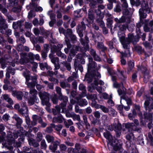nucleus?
I'll return each instance as SVG.
<instances>
[{"mask_svg": "<svg viewBox=\"0 0 153 153\" xmlns=\"http://www.w3.org/2000/svg\"><path fill=\"white\" fill-rule=\"evenodd\" d=\"M88 59L89 63L88 65V73L86 74L84 79L88 83H90L94 80V83L88 86V90L92 92L94 89L96 88L98 92H102L104 91V87L98 85H103L104 82L101 80H100L99 82L97 81V79L101 77L100 74L97 72L100 68V65H98V67L97 66L95 63L93 61L92 58L90 56H89Z\"/></svg>", "mask_w": 153, "mask_h": 153, "instance_id": "1", "label": "nucleus"}, {"mask_svg": "<svg viewBox=\"0 0 153 153\" xmlns=\"http://www.w3.org/2000/svg\"><path fill=\"white\" fill-rule=\"evenodd\" d=\"M20 130L17 131H14L13 133L9 132L8 134L7 137V141L5 140H2V137H0V143L1 142L2 144L6 148H9L10 146L14 143V140L15 139L18 138V136H20L21 137L20 140L19 139V142H16V143L15 146L17 147H19L20 146L21 142V141H23L24 140V138L23 137L24 135H27V132L24 131L22 130V131L19 132Z\"/></svg>", "mask_w": 153, "mask_h": 153, "instance_id": "2", "label": "nucleus"}, {"mask_svg": "<svg viewBox=\"0 0 153 153\" xmlns=\"http://www.w3.org/2000/svg\"><path fill=\"white\" fill-rule=\"evenodd\" d=\"M56 89L57 93L59 95V99L61 100H63V102L61 104L59 107L56 106L55 107V109L53 110V113L54 115H56L58 113L59 114L60 112L61 108L62 109V112H64V109L66 106V102L68 101L67 97L62 96L61 93V88L60 87H57Z\"/></svg>", "mask_w": 153, "mask_h": 153, "instance_id": "3", "label": "nucleus"}, {"mask_svg": "<svg viewBox=\"0 0 153 153\" xmlns=\"http://www.w3.org/2000/svg\"><path fill=\"white\" fill-rule=\"evenodd\" d=\"M103 135L104 137L108 140L109 143H108L107 144L108 149H109V146H112L114 151L120 149L122 145V143L120 140H116L114 143H112L111 140L112 137L109 132L106 131L104 133Z\"/></svg>", "mask_w": 153, "mask_h": 153, "instance_id": "4", "label": "nucleus"}, {"mask_svg": "<svg viewBox=\"0 0 153 153\" xmlns=\"http://www.w3.org/2000/svg\"><path fill=\"white\" fill-rule=\"evenodd\" d=\"M121 33L120 32H119L118 33L120 42L124 48L128 49L129 46V43L133 41L134 36L132 34H129L128 38L126 39L125 34L122 33L121 35Z\"/></svg>", "mask_w": 153, "mask_h": 153, "instance_id": "5", "label": "nucleus"}, {"mask_svg": "<svg viewBox=\"0 0 153 153\" xmlns=\"http://www.w3.org/2000/svg\"><path fill=\"white\" fill-rule=\"evenodd\" d=\"M136 2L141 4L142 8L139 11L140 17L142 18H146V14L144 12L149 13L152 11L151 9L148 7V5L143 0H136Z\"/></svg>", "mask_w": 153, "mask_h": 153, "instance_id": "6", "label": "nucleus"}, {"mask_svg": "<svg viewBox=\"0 0 153 153\" xmlns=\"http://www.w3.org/2000/svg\"><path fill=\"white\" fill-rule=\"evenodd\" d=\"M23 75L25 78L26 83L28 86L30 88H33L34 87L36 80V76H30L29 71L27 70L24 72Z\"/></svg>", "mask_w": 153, "mask_h": 153, "instance_id": "7", "label": "nucleus"}, {"mask_svg": "<svg viewBox=\"0 0 153 153\" xmlns=\"http://www.w3.org/2000/svg\"><path fill=\"white\" fill-rule=\"evenodd\" d=\"M39 97L42 100V103L43 105H46L49 107L50 104L49 103V95L45 92H40L39 93Z\"/></svg>", "mask_w": 153, "mask_h": 153, "instance_id": "8", "label": "nucleus"}, {"mask_svg": "<svg viewBox=\"0 0 153 153\" xmlns=\"http://www.w3.org/2000/svg\"><path fill=\"white\" fill-rule=\"evenodd\" d=\"M30 92L31 97L28 101L29 104L30 105H32L34 104V102H38L39 100L36 97V95L37 94L36 90L33 88H31Z\"/></svg>", "mask_w": 153, "mask_h": 153, "instance_id": "9", "label": "nucleus"}, {"mask_svg": "<svg viewBox=\"0 0 153 153\" xmlns=\"http://www.w3.org/2000/svg\"><path fill=\"white\" fill-rule=\"evenodd\" d=\"M121 128V125L118 123L117 124L115 123L114 126L112 125H109L106 127V129L108 130L112 131L114 129L118 136L120 135Z\"/></svg>", "mask_w": 153, "mask_h": 153, "instance_id": "10", "label": "nucleus"}, {"mask_svg": "<svg viewBox=\"0 0 153 153\" xmlns=\"http://www.w3.org/2000/svg\"><path fill=\"white\" fill-rule=\"evenodd\" d=\"M134 123H128L125 125L126 128L132 131L137 130V126L139 125V122L137 120L135 119L134 120Z\"/></svg>", "mask_w": 153, "mask_h": 153, "instance_id": "11", "label": "nucleus"}, {"mask_svg": "<svg viewBox=\"0 0 153 153\" xmlns=\"http://www.w3.org/2000/svg\"><path fill=\"white\" fill-rule=\"evenodd\" d=\"M40 32L38 29L35 28L33 29V32L35 35H38L39 33L43 35L44 34L47 37H50L52 39V33L51 32L48 31H47L45 32L44 30L43 29H40Z\"/></svg>", "mask_w": 153, "mask_h": 153, "instance_id": "12", "label": "nucleus"}, {"mask_svg": "<svg viewBox=\"0 0 153 153\" xmlns=\"http://www.w3.org/2000/svg\"><path fill=\"white\" fill-rule=\"evenodd\" d=\"M19 111L20 113L22 114L23 115H24L26 117L25 120L26 123L28 125V127H30L29 126L30 119L28 117V110L26 105H24L23 106H22V108L19 110Z\"/></svg>", "mask_w": 153, "mask_h": 153, "instance_id": "13", "label": "nucleus"}, {"mask_svg": "<svg viewBox=\"0 0 153 153\" xmlns=\"http://www.w3.org/2000/svg\"><path fill=\"white\" fill-rule=\"evenodd\" d=\"M65 41L66 43V44L68 47V48H65L64 49V51L66 53H67L68 52V50H71V53L73 55H74L75 54L76 51H79V48L78 46H76L75 47H74L72 49L74 50L75 49V51H74L73 50H72V49H71V45L69 43H68V41L67 40V39H65Z\"/></svg>", "mask_w": 153, "mask_h": 153, "instance_id": "14", "label": "nucleus"}, {"mask_svg": "<svg viewBox=\"0 0 153 153\" xmlns=\"http://www.w3.org/2000/svg\"><path fill=\"white\" fill-rule=\"evenodd\" d=\"M121 85L122 87V90L120 88H119L118 90L117 91L120 95H122V96H123L126 93V89L123 87V85L119 84L116 82H114L113 86L115 88H119L120 87Z\"/></svg>", "mask_w": 153, "mask_h": 153, "instance_id": "15", "label": "nucleus"}, {"mask_svg": "<svg viewBox=\"0 0 153 153\" xmlns=\"http://www.w3.org/2000/svg\"><path fill=\"white\" fill-rule=\"evenodd\" d=\"M85 26L83 22H82L81 25H79L77 28V31L80 37H82L83 36L82 33V30L85 29Z\"/></svg>", "mask_w": 153, "mask_h": 153, "instance_id": "16", "label": "nucleus"}, {"mask_svg": "<svg viewBox=\"0 0 153 153\" xmlns=\"http://www.w3.org/2000/svg\"><path fill=\"white\" fill-rule=\"evenodd\" d=\"M120 102H121L122 100H125L127 104L128 105V106L126 107L124 106V109L126 111H128L129 110L130 108V105H131V100L128 97L124 96H121Z\"/></svg>", "mask_w": 153, "mask_h": 153, "instance_id": "17", "label": "nucleus"}, {"mask_svg": "<svg viewBox=\"0 0 153 153\" xmlns=\"http://www.w3.org/2000/svg\"><path fill=\"white\" fill-rule=\"evenodd\" d=\"M48 14L50 16L51 21L49 22V25L51 27H52L55 23L56 20L55 19V15L53 13L52 10L49 11L48 12Z\"/></svg>", "mask_w": 153, "mask_h": 153, "instance_id": "18", "label": "nucleus"}, {"mask_svg": "<svg viewBox=\"0 0 153 153\" xmlns=\"http://www.w3.org/2000/svg\"><path fill=\"white\" fill-rule=\"evenodd\" d=\"M67 32L68 33V37H66L65 39H67L69 43V40L68 39V37H69L72 41H75L76 39V36L72 34L71 30L70 29H68L67 30Z\"/></svg>", "mask_w": 153, "mask_h": 153, "instance_id": "19", "label": "nucleus"}, {"mask_svg": "<svg viewBox=\"0 0 153 153\" xmlns=\"http://www.w3.org/2000/svg\"><path fill=\"white\" fill-rule=\"evenodd\" d=\"M30 6L32 8L35 10L37 12H41L43 10V9L42 7L40 6H37V4H35L34 2H32L30 5Z\"/></svg>", "mask_w": 153, "mask_h": 153, "instance_id": "20", "label": "nucleus"}, {"mask_svg": "<svg viewBox=\"0 0 153 153\" xmlns=\"http://www.w3.org/2000/svg\"><path fill=\"white\" fill-rule=\"evenodd\" d=\"M149 26L150 27L149 28L148 26L146 25H145L144 27V29L145 31L146 32H150L151 33L153 32V28L152 27V26L153 25V21H151L150 22L149 24Z\"/></svg>", "mask_w": 153, "mask_h": 153, "instance_id": "21", "label": "nucleus"}, {"mask_svg": "<svg viewBox=\"0 0 153 153\" xmlns=\"http://www.w3.org/2000/svg\"><path fill=\"white\" fill-rule=\"evenodd\" d=\"M13 118L15 119L16 121V126L18 128L20 127L22 123V120L17 115L15 114L13 116Z\"/></svg>", "mask_w": 153, "mask_h": 153, "instance_id": "22", "label": "nucleus"}, {"mask_svg": "<svg viewBox=\"0 0 153 153\" xmlns=\"http://www.w3.org/2000/svg\"><path fill=\"white\" fill-rule=\"evenodd\" d=\"M79 90L82 91V93L81 94V97H83L85 96L86 94V90L85 87L82 84H80L79 86Z\"/></svg>", "mask_w": 153, "mask_h": 153, "instance_id": "23", "label": "nucleus"}, {"mask_svg": "<svg viewBox=\"0 0 153 153\" xmlns=\"http://www.w3.org/2000/svg\"><path fill=\"white\" fill-rule=\"evenodd\" d=\"M143 116L144 117L143 119L146 122L148 120L151 122L152 120L153 115L151 114H147L146 113H145L143 114Z\"/></svg>", "mask_w": 153, "mask_h": 153, "instance_id": "24", "label": "nucleus"}, {"mask_svg": "<svg viewBox=\"0 0 153 153\" xmlns=\"http://www.w3.org/2000/svg\"><path fill=\"white\" fill-rule=\"evenodd\" d=\"M124 73L123 71H121L120 69L117 70V75L118 77L123 80L126 78V77L124 75Z\"/></svg>", "mask_w": 153, "mask_h": 153, "instance_id": "25", "label": "nucleus"}, {"mask_svg": "<svg viewBox=\"0 0 153 153\" xmlns=\"http://www.w3.org/2000/svg\"><path fill=\"white\" fill-rule=\"evenodd\" d=\"M63 120V118L62 115L60 114L58 117H54L53 120L54 122L61 123L62 122Z\"/></svg>", "mask_w": 153, "mask_h": 153, "instance_id": "26", "label": "nucleus"}, {"mask_svg": "<svg viewBox=\"0 0 153 153\" xmlns=\"http://www.w3.org/2000/svg\"><path fill=\"white\" fill-rule=\"evenodd\" d=\"M0 24L2 28L5 29L7 28V25L5 23V21L3 19L2 16L0 15Z\"/></svg>", "mask_w": 153, "mask_h": 153, "instance_id": "27", "label": "nucleus"}, {"mask_svg": "<svg viewBox=\"0 0 153 153\" xmlns=\"http://www.w3.org/2000/svg\"><path fill=\"white\" fill-rule=\"evenodd\" d=\"M107 71L108 73L111 76L112 80L114 82H116V78L115 76L113 75V74L114 73V71L113 69L112 68H108Z\"/></svg>", "mask_w": 153, "mask_h": 153, "instance_id": "28", "label": "nucleus"}, {"mask_svg": "<svg viewBox=\"0 0 153 153\" xmlns=\"http://www.w3.org/2000/svg\"><path fill=\"white\" fill-rule=\"evenodd\" d=\"M22 22L21 21H18L17 22H13V27L14 29L20 28L22 26Z\"/></svg>", "mask_w": 153, "mask_h": 153, "instance_id": "29", "label": "nucleus"}, {"mask_svg": "<svg viewBox=\"0 0 153 153\" xmlns=\"http://www.w3.org/2000/svg\"><path fill=\"white\" fill-rule=\"evenodd\" d=\"M74 66L75 67V70H78L79 69L81 72H82L83 71V68L82 65H79L78 64V63L77 62L76 60L74 62Z\"/></svg>", "mask_w": 153, "mask_h": 153, "instance_id": "30", "label": "nucleus"}, {"mask_svg": "<svg viewBox=\"0 0 153 153\" xmlns=\"http://www.w3.org/2000/svg\"><path fill=\"white\" fill-rule=\"evenodd\" d=\"M121 55V64L122 65H125L126 63V60L124 59V57L127 56V54L125 53L120 52Z\"/></svg>", "mask_w": 153, "mask_h": 153, "instance_id": "31", "label": "nucleus"}, {"mask_svg": "<svg viewBox=\"0 0 153 153\" xmlns=\"http://www.w3.org/2000/svg\"><path fill=\"white\" fill-rule=\"evenodd\" d=\"M3 97L5 100L7 101L10 104H13V101L11 98L9 97L8 95L6 94L4 95H3Z\"/></svg>", "mask_w": 153, "mask_h": 153, "instance_id": "32", "label": "nucleus"}, {"mask_svg": "<svg viewBox=\"0 0 153 153\" xmlns=\"http://www.w3.org/2000/svg\"><path fill=\"white\" fill-rule=\"evenodd\" d=\"M86 42L85 43V42L81 38L80 39V41H81L82 44L83 45V46L84 47V48L85 49H88V38L87 37H86Z\"/></svg>", "mask_w": 153, "mask_h": 153, "instance_id": "33", "label": "nucleus"}, {"mask_svg": "<svg viewBox=\"0 0 153 153\" xmlns=\"http://www.w3.org/2000/svg\"><path fill=\"white\" fill-rule=\"evenodd\" d=\"M78 104L81 106L86 105L88 104V102L85 99H80L78 102Z\"/></svg>", "mask_w": 153, "mask_h": 153, "instance_id": "34", "label": "nucleus"}, {"mask_svg": "<svg viewBox=\"0 0 153 153\" xmlns=\"http://www.w3.org/2000/svg\"><path fill=\"white\" fill-rule=\"evenodd\" d=\"M59 142L58 141H56L53 144V146L50 145L49 146V149L52 152H54L56 149L57 145H59Z\"/></svg>", "mask_w": 153, "mask_h": 153, "instance_id": "35", "label": "nucleus"}, {"mask_svg": "<svg viewBox=\"0 0 153 153\" xmlns=\"http://www.w3.org/2000/svg\"><path fill=\"white\" fill-rule=\"evenodd\" d=\"M18 50L19 51H22L23 50L27 51H29V48L26 46H23L22 45H19L17 48Z\"/></svg>", "mask_w": 153, "mask_h": 153, "instance_id": "36", "label": "nucleus"}, {"mask_svg": "<svg viewBox=\"0 0 153 153\" xmlns=\"http://www.w3.org/2000/svg\"><path fill=\"white\" fill-rule=\"evenodd\" d=\"M51 126L52 128H54L57 131H60L62 128V126L61 124L55 126L54 124H51Z\"/></svg>", "mask_w": 153, "mask_h": 153, "instance_id": "37", "label": "nucleus"}, {"mask_svg": "<svg viewBox=\"0 0 153 153\" xmlns=\"http://www.w3.org/2000/svg\"><path fill=\"white\" fill-rule=\"evenodd\" d=\"M49 57L51 59V62L54 64L58 63L59 60L58 58L57 57H53L51 55H50Z\"/></svg>", "mask_w": 153, "mask_h": 153, "instance_id": "38", "label": "nucleus"}, {"mask_svg": "<svg viewBox=\"0 0 153 153\" xmlns=\"http://www.w3.org/2000/svg\"><path fill=\"white\" fill-rule=\"evenodd\" d=\"M59 32L60 33H62L66 37H68V33L67 32V30L66 31L62 27H60L59 29Z\"/></svg>", "mask_w": 153, "mask_h": 153, "instance_id": "39", "label": "nucleus"}, {"mask_svg": "<svg viewBox=\"0 0 153 153\" xmlns=\"http://www.w3.org/2000/svg\"><path fill=\"white\" fill-rule=\"evenodd\" d=\"M137 113L135 109L133 110L132 114L130 113L128 115V117L130 120H133V118L136 116Z\"/></svg>", "mask_w": 153, "mask_h": 153, "instance_id": "40", "label": "nucleus"}, {"mask_svg": "<svg viewBox=\"0 0 153 153\" xmlns=\"http://www.w3.org/2000/svg\"><path fill=\"white\" fill-rule=\"evenodd\" d=\"M56 45H56H53V47L52 48H53L54 50L55 51H60L63 47L62 45L60 44H58Z\"/></svg>", "mask_w": 153, "mask_h": 153, "instance_id": "41", "label": "nucleus"}, {"mask_svg": "<svg viewBox=\"0 0 153 153\" xmlns=\"http://www.w3.org/2000/svg\"><path fill=\"white\" fill-rule=\"evenodd\" d=\"M87 98L89 99L92 100L93 102H95V100L97 99V96L95 94H91L88 96Z\"/></svg>", "mask_w": 153, "mask_h": 153, "instance_id": "42", "label": "nucleus"}, {"mask_svg": "<svg viewBox=\"0 0 153 153\" xmlns=\"http://www.w3.org/2000/svg\"><path fill=\"white\" fill-rule=\"evenodd\" d=\"M126 130L128 131L129 132V133L127 134V135L126 136V138L127 140H130L132 137H133V134L132 133V131H129L127 129H126Z\"/></svg>", "mask_w": 153, "mask_h": 153, "instance_id": "43", "label": "nucleus"}, {"mask_svg": "<svg viewBox=\"0 0 153 153\" xmlns=\"http://www.w3.org/2000/svg\"><path fill=\"white\" fill-rule=\"evenodd\" d=\"M120 30L122 31L124 30H126V28H128V30L130 31H132L133 30V28H129L128 26V25H120Z\"/></svg>", "mask_w": 153, "mask_h": 153, "instance_id": "44", "label": "nucleus"}, {"mask_svg": "<svg viewBox=\"0 0 153 153\" xmlns=\"http://www.w3.org/2000/svg\"><path fill=\"white\" fill-rule=\"evenodd\" d=\"M57 51L56 54L58 56L60 57L61 58L63 59H66V56L65 55L62 53L60 51Z\"/></svg>", "mask_w": 153, "mask_h": 153, "instance_id": "45", "label": "nucleus"}, {"mask_svg": "<svg viewBox=\"0 0 153 153\" xmlns=\"http://www.w3.org/2000/svg\"><path fill=\"white\" fill-rule=\"evenodd\" d=\"M46 138L47 142L49 143H52L54 140V137L50 135H46Z\"/></svg>", "mask_w": 153, "mask_h": 153, "instance_id": "46", "label": "nucleus"}, {"mask_svg": "<svg viewBox=\"0 0 153 153\" xmlns=\"http://www.w3.org/2000/svg\"><path fill=\"white\" fill-rule=\"evenodd\" d=\"M153 136L151 134L148 135V142L149 143L150 145L153 144V131L152 132Z\"/></svg>", "mask_w": 153, "mask_h": 153, "instance_id": "47", "label": "nucleus"}, {"mask_svg": "<svg viewBox=\"0 0 153 153\" xmlns=\"http://www.w3.org/2000/svg\"><path fill=\"white\" fill-rule=\"evenodd\" d=\"M83 118L84 122L87 128L88 129L89 128H90V124L88 123L87 117L85 115H83Z\"/></svg>", "mask_w": 153, "mask_h": 153, "instance_id": "48", "label": "nucleus"}, {"mask_svg": "<svg viewBox=\"0 0 153 153\" xmlns=\"http://www.w3.org/2000/svg\"><path fill=\"white\" fill-rule=\"evenodd\" d=\"M114 20L115 22L118 23H122L124 22L125 21L124 17H122L119 19L117 18H115L114 19Z\"/></svg>", "mask_w": 153, "mask_h": 153, "instance_id": "49", "label": "nucleus"}, {"mask_svg": "<svg viewBox=\"0 0 153 153\" xmlns=\"http://www.w3.org/2000/svg\"><path fill=\"white\" fill-rule=\"evenodd\" d=\"M92 106L93 107H94L96 109H101V107L102 105H99L98 104H97V103L95 102H93L92 103Z\"/></svg>", "mask_w": 153, "mask_h": 153, "instance_id": "50", "label": "nucleus"}, {"mask_svg": "<svg viewBox=\"0 0 153 153\" xmlns=\"http://www.w3.org/2000/svg\"><path fill=\"white\" fill-rule=\"evenodd\" d=\"M68 123L67 122L65 121L64 122L65 126H66V127L67 128H68L70 126L73 124V122L71 120H68Z\"/></svg>", "mask_w": 153, "mask_h": 153, "instance_id": "51", "label": "nucleus"}, {"mask_svg": "<svg viewBox=\"0 0 153 153\" xmlns=\"http://www.w3.org/2000/svg\"><path fill=\"white\" fill-rule=\"evenodd\" d=\"M39 66L41 69L42 70H44L45 68H48V65L46 63H40Z\"/></svg>", "mask_w": 153, "mask_h": 153, "instance_id": "52", "label": "nucleus"}, {"mask_svg": "<svg viewBox=\"0 0 153 153\" xmlns=\"http://www.w3.org/2000/svg\"><path fill=\"white\" fill-rule=\"evenodd\" d=\"M62 63L66 68L68 70L70 71L71 70V68L70 63H68L66 62H63Z\"/></svg>", "mask_w": 153, "mask_h": 153, "instance_id": "53", "label": "nucleus"}, {"mask_svg": "<svg viewBox=\"0 0 153 153\" xmlns=\"http://www.w3.org/2000/svg\"><path fill=\"white\" fill-rule=\"evenodd\" d=\"M74 120L80 121V118L79 116L78 115H76L74 113L73 114L72 117Z\"/></svg>", "mask_w": 153, "mask_h": 153, "instance_id": "54", "label": "nucleus"}, {"mask_svg": "<svg viewBox=\"0 0 153 153\" xmlns=\"http://www.w3.org/2000/svg\"><path fill=\"white\" fill-rule=\"evenodd\" d=\"M137 140L138 143L139 144L142 146L144 144V141L141 136L138 137Z\"/></svg>", "mask_w": 153, "mask_h": 153, "instance_id": "55", "label": "nucleus"}, {"mask_svg": "<svg viewBox=\"0 0 153 153\" xmlns=\"http://www.w3.org/2000/svg\"><path fill=\"white\" fill-rule=\"evenodd\" d=\"M7 72L11 74L12 75H13L15 74V70L12 68L11 67H9L7 69Z\"/></svg>", "mask_w": 153, "mask_h": 153, "instance_id": "56", "label": "nucleus"}, {"mask_svg": "<svg viewBox=\"0 0 153 153\" xmlns=\"http://www.w3.org/2000/svg\"><path fill=\"white\" fill-rule=\"evenodd\" d=\"M41 145L42 149H45L47 147V145L45 140H42L41 142Z\"/></svg>", "mask_w": 153, "mask_h": 153, "instance_id": "57", "label": "nucleus"}, {"mask_svg": "<svg viewBox=\"0 0 153 153\" xmlns=\"http://www.w3.org/2000/svg\"><path fill=\"white\" fill-rule=\"evenodd\" d=\"M109 3L107 5V7L108 9L111 10L113 7L112 2L114 0H108Z\"/></svg>", "mask_w": 153, "mask_h": 153, "instance_id": "58", "label": "nucleus"}, {"mask_svg": "<svg viewBox=\"0 0 153 153\" xmlns=\"http://www.w3.org/2000/svg\"><path fill=\"white\" fill-rule=\"evenodd\" d=\"M42 138V135L41 133L38 132L37 134V139L40 141Z\"/></svg>", "mask_w": 153, "mask_h": 153, "instance_id": "59", "label": "nucleus"}, {"mask_svg": "<svg viewBox=\"0 0 153 153\" xmlns=\"http://www.w3.org/2000/svg\"><path fill=\"white\" fill-rule=\"evenodd\" d=\"M149 102L148 100H146L144 103V107L146 109V110H147L148 109H149Z\"/></svg>", "mask_w": 153, "mask_h": 153, "instance_id": "60", "label": "nucleus"}, {"mask_svg": "<svg viewBox=\"0 0 153 153\" xmlns=\"http://www.w3.org/2000/svg\"><path fill=\"white\" fill-rule=\"evenodd\" d=\"M35 14L32 11H30L29 13L28 16V17L30 19L33 17L35 16Z\"/></svg>", "mask_w": 153, "mask_h": 153, "instance_id": "61", "label": "nucleus"}, {"mask_svg": "<svg viewBox=\"0 0 153 153\" xmlns=\"http://www.w3.org/2000/svg\"><path fill=\"white\" fill-rule=\"evenodd\" d=\"M38 121L39 123L41 124V126L42 127H45L46 126L47 124L43 122L41 118H39Z\"/></svg>", "mask_w": 153, "mask_h": 153, "instance_id": "62", "label": "nucleus"}, {"mask_svg": "<svg viewBox=\"0 0 153 153\" xmlns=\"http://www.w3.org/2000/svg\"><path fill=\"white\" fill-rule=\"evenodd\" d=\"M21 10V8L20 6L18 7H14L13 8L12 10L14 12H19Z\"/></svg>", "mask_w": 153, "mask_h": 153, "instance_id": "63", "label": "nucleus"}, {"mask_svg": "<svg viewBox=\"0 0 153 153\" xmlns=\"http://www.w3.org/2000/svg\"><path fill=\"white\" fill-rule=\"evenodd\" d=\"M23 97L21 91H18V94L16 96L17 99L19 100H21Z\"/></svg>", "mask_w": 153, "mask_h": 153, "instance_id": "64", "label": "nucleus"}]
</instances>
